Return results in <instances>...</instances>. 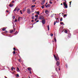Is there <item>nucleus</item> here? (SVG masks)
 Wrapping results in <instances>:
<instances>
[{
  "instance_id": "f257e3e1",
  "label": "nucleus",
  "mask_w": 78,
  "mask_h": 78,
  "mask_svg": "<svg viewBox=\"0 0 78 78\" xmlns=\"http://www.w3.org/2000/svg\"><path fill=\"white\" fill-rule=\"evenodd\" d=\"M54 57L55 58L56 61H57L58 60H59V57H58V56H57L56 57V55H54Z\"/></svg>"
},
{
  "instance_id": "f03ea898",
  "label": "nucleus",
  "mask_w": 78,
  "mask_h": 78,
  "mask_svg": "<svg viewBox=\"0 0 78 78\" xmlns=\"http://www.w3.org/2000/svg\"><path fill=\"white\" fill-rule=\"evenodd\" d=\"M63 3L65 7L66 8H68V6H67V4L65 2H63Z\"/></svg>"
},
{
  "instance_id": "7ed1b4c3",
  "label": "nucleus",
  "mask_w": 78,
  "mask_h": 78,
  "mask_svg": "<svg viewBox=\"0 0 78 78\" xmlns=\"http://www.w3.org/2000/svg\"><path fill=\"white\" fill-rule=\"evenodd\" d=\"M27 12L29 14H31V11H30V9H28L27 10Z\"/></svg>"
},
{
  "instance_id": "20e7f679",
  "label": "nucleus",
  "mask_w": 78,
  "mask_h": 78,
  "mask_svg": "<svg viewBox=\"0 0 78 78\" xmlns=\"http://www.w3.org/2000/svg\"><path fill=\"white\" fill-rule=\"evenodd\" d=\"M13 29H14L13 30H10V33H12V32H13V31H14V32H15V31H16V29H15V28H14V27H13Z\"/></svg>"
},
{
  "instance_id": "39448f33",
  "label": "nucleus",
  "mask_w": 78,
  "mask_h": 78,
  "mask_svg": "<svg viewBox=\"0 0 78 78\" xmlns=\"http://www.w3.org/2000/svg\"><path fill=\"white\" fill-rule=\"evenodd\" d=\"M45 18L43 16H40L39 17V19H41V20H44Z\"/></svg>"
},
{
  "instance_id": "423d86ee",
  "label": "nucleus",
  "mask_w": 78,
  "mask_h": 78,
  "mask_svg": "<svg viewBox=\"0 0 78 78\" xmlns=\"http://www.w3.org/2000/svg\"><path fill=\"white\" fill-rule=\"evenodd\" d=\"M58 60H58L57 61L56 64L57 66H59V64H60V63H59V60Z\"/></svg>"
},
{
  "instance_id": "0eeeda50",
  "label": "nucleus",
  "mask_w": 78,
  "mask_h": 78,
  "mask_svg": "<svg viewBox=\"0 0 78 78\" xmlns=\"http://www.w3.org/2000/svg\"><path fill=\"white\" fill-rule=\"evenodd\" d=\"M42 23L43 24V25H44V24L45 23V19H44L42 20Z\"/></svg>"
},
{
  "instance_id": "6e6552de",
  "label": "nucleus",
  "mask_w": 78,
  "mask_h": 78,
  "mask_svg": "<svg viewBox=\"0 0 78 78\" xmlns=\"http://www.w3.org/2000/svg\"><path fill=\"white\" fill-rule=\"evenodd\" d=\"M47 5L48 6V8H49V7H50V6H51V5L50 4H48Z\"/></svg>"
},
{
  "instance_id": "1a4fd4ad",
  "label": "nucleus",
  "mask_w": 78,
  "mask_h": 78,
  "mask_svg": "<svg viewBox=\"0 0 78 78\" xmlns=\"http://www.w3.org/2000/svg\"><path fill=\"white\" fill-rule=\"evenodd\" d=\"M9 6H10V7H12V6H13V5H11L10 4L9 5Z\"/></svg>"
},
{
  "instance_id": "9d476101",
  "label": "nucleus",
  "mask_w": 78,
  "mask_h": 78,
  "mask_svg": "<svg viewBox=\"0 0 78 78\" xmlns=\"http://www.w3.org/2000/svg\"><path fill=\"white\" fill-rule=\"evenodd\" d=\"M6 30V28L5 27H3V28L2 29V31H5Z\"/></svg>"
},
{
  "instance_id": "9b49d317",
  "label": "nucleus",
  "mask_w": 78,
  "mask_h": 78,
  "mask_svg": "<svg viewBox=\"0 0 78 78\" xmlns=\"http://www.w3.org/2000/svg\"><path fill=\"white\" fill-rule=\"evenodd\" d=\"M54 15H55V14H52L51 16V17H53L54 16Z\"/></svg>"
},
{
  "instance_id": "f8f14e48",
  "label": "nucleus",
  "mask_w": 78,
  "mask_h": 78,
  "mask_svg": "<svg viewBox=\"0 0 78 78\" xmlns=\"http://www.w3.org/2000/svg\"><path fill=\"white\" fill-rule=\"evenodd\" d=\"M60 22H62V18H61L60 19Z\"/></svg>"
},
{
  "instance_id": "ddd939ff",
  "label": "nucleus",
  "mask_w": 78,
  "mask_h": 78,
  "mask_svg": "<svg viewBox=\"0 0 78 78\" xmlns=\"http://www.w3.org/2000/svg\"><path fill=\"white\" fill-rule=\"evenodd\" d=\"M48 31L50 30V28L49 27V25L48 26Z\"/></svg>"
},
{
  "instance_id": "4468645a",
  "label": "nucleus",
  "mask_w": 78,
  "mask_h": 78,
  "mask_svg": "<svg viewBox=\"0 0 78 78\" xmlns=\"http://www.w3.org/2000/svg\"><path fill=\"white\" fill-rule=\"evenodd\" d=\"M44 6H45L44 5H43V6H41V8H42V9H44Z\"/></svg>"
},
{
  "instance_id": "2eb2a0df",
  "label": "nucleus",
  "mask_w": 78,
  "mask_h": 78,
  "mask_svg": "<svg viewBox=\"0 0 78 78\" xmlns=\"http://www.w3.org/2000/svg\"><path fill=\"white\" fill-rule=\"evenodd\" d=\"M26 11V9H23V12H24V11Z\"/></svg>"
},
{
  "instance_id": "dca6fc26",
  "label": "nucleus",
  "mask_w": 78,
  "mask_h": 78,
  "mask_svg": "<svg viewBox=\"0 0 78 78\" xmlns=\"http://www.w3.org/2000/svg\"><path fill=\"white\" fill-rule=\"evenodd\" d=\"M31 7H32V8H34V7H35V5H32L31 6Z\"/></svg>"
},
{
  "instance_id": "f3484780",
  "label": "nucleus",
  "mask_w": 78,
  "mask_h": 78,
  "mask_svg": "<svg viewBox=\"0 0 78 78\" xmlns=\"http://www.w3.org/2000/svg\"><path fill=\"white\" fill-rule=\"evenodd\" d=\"M20 8H18L17 9V12H18L19 11H20Z\"/></svg>"
},
{
  "instance_id": "a211bd4d",
  "label": "nucleus",
  "mask_w": 78,
  "mask_h": 78,
  "mask_svg": "<svg viewBox=\"0 0 78 78\" xmlns=\"http://www.w3.org/2000/svg\"><path fill=\"white\" fill-rule=\"evenodd\" d=\"M54 40L55 41V42H56V38L55 37L54 39Z\"/></svg>"
},
{
  "instance_id": "6ab92c4d",
  "label": "nucleus",
  "mask_w": 78,
  "mask_h": 78,
  "mask_svg": "<svg viewBox=\"0 0 78 78\" xmlns=\"http://www.w3.org/2000/svg\"><path fill=\"white\" fill-rule=\"evenodd\" d=\"M42 3H41V5H44V2H42Z\"/></svg>"
},
{
  "instance_id": "aec40b11",
  "label": "nucleus",
  "mask_w": 78,
  "mask_h": 78,
  "mask_svg": "<svg viewBox=\"0 0 78 78\" xmlns=\"http://www.w3.org/2000/svg\"><path fill=\"white\" fill-rule=\"evenodd\" d=\"M16 71H17V72H20V70H19V69H17Z\"/></svg>"
},
{
  "instance_id": "412c9836",
  "label": "nucleus",
  "mask_w": 78,
  "mask_h": 78,
  "mask_svg": "<svg viewBox=\"0 0 78 78\" xmlns=\"http://www.w3.org/2000/svg\"><path fill=\"white\" fill-rule=\"evenodd\" d=\"M65 33H67V30H65Z\"/></svg>"
},
{
  "instance_id": "4be33fe9",
  "label": "nucleus",
  "mask_w": 78,
  "mask_h": 78,
  "mask_svg": "<svg viewBox=\"0 0 78 78\" xmlns=\"http://www.w3.org/2000/svg\"><path fill=\"white\" fill-rule=\"evenodd\" d=\"M34 16H32V17H31V19H34Z\"/></svg>"
},
{
  "instance_id": "5701e85b",
  "label": "nucleus",
  "mask_w": 78,
  "mask_h": 78,
  "mask_svg": "<svg viewBox=\"0 0 78 78\" xmlns=\"http://www.w3.org/2000/svg\"><path fill=\"white\" fill-rule=\"evenodd\" d=\"M36 14H37L38 15H39V12H37L36 13Z\"/></svg>"
},
{
  "instance_id": "b1692460",
  "label": "nucleus",
  "mask_w": 78,
  "mask_h": 78,
  "mask_svg": "<svg viewBox=\"0 0 78 78\" xmlns=\"http://www.w3.org/2000/svg\"><path fill=\"white\" fill-rule=\"evenodd\" d=\"M67 17V15H66V14L64 15L63 17Z\"/></svg>"
},
{
  "instance_id": "393cba45",
  "label": "nucleus",
  "mask_w": 78,
  "mask_h": 78,
  "mask_svg": "<svg viewBox=\"0 0 78 78\" xmlns=\"http://www.w3.org/2000/svg\"><path fill=\"white\" fill-rule=\"evenodd\" d=\"M35 17H38V15H35Z\"/></svg>"
},
{
  "instance_id": "a878e982",
  "label": "nucleus",
  "mask_w": 78,
  "mask_h": 78,
  "mask_svg": "<svg viewBox=\"0 0 78 78\" xmlns=\"http://www.w3.org/2000/svg\"><path fill=\"white\" fill-rule=\"evenodd\" d=\"M50 36L51 37H53V34H51Z\"/></svg>"
},
{
  "instance_id": "bb28decb",
  "label": "nucleus",
  "mask_w": 78,
  "mask_h": 78,
  "mask_svg": "<svg viewBox=\"0 0 78 78\" xmlns=\"http://www.w3.org/2000/svg\"><path fill=\"white\" fill-rule=\"evenodd\" d=\"M18 61L19 62H21V61H20V59H18Z\"/></svg>"
},
{
  "instance_id": "cd10ccee",
  "label": "nucleus",
  "mask_w": 78,
  "mask_h": 78,
  "mask_svg": "<svg viewBox=\"0 0 78 78\" xmlns=\"http://www.w3.org/2000/svg\"><path fill=\"white\" fill-rule=\"evenodd\" d=\"M20 13L21 14H22V10H20Z\"/></svg>"
},
{
  "instance_id": "c85d7f7f",
  "label": "nucleus",
  "mask_w": 78,
  "mask_h": 78,
  "mask_svg": "<svg viewBox=\"0 0 78 78\" xmlns=\"http://www.w3.org/2000/svg\"><path fill=\"white\" fill-rule=\"evenodd\" d=\"M17 34V31H16L15 33L14 34Z\"/></svg>"
},
{
  "instance_id": "c756f323",
  "label": "nucleus",
  "mask_w": 78,
  "mask_h": 78,
  "mask_svg": "<svg viewBox=\"0 0 78 78\" xmlns=\"http://www.w3.org/2000/svg\"><path fill=\"white\" fill-rule=\"evenodd\" d=\"M13 52V54H15V53H16V51H14Z\"/></svg>"
},
{
  "instance_id": "7c9ffc66",
  "label": "nucleus",
  "mask_w": 78,
  "mask_h": 78,
  "mask_svg": "<svg viewBox=\"0 0 78 78\" xmlns=\"http://www.w3.org/2000/svg\"><path fill=\"white\" fill-rule=\"evenodd\" d=\"M16 76H17V77H19V74H17L16 75Z\"/></svg>"
},
{
  "instance_id": "2f4dec72",
  "label": "nucleus",
  "mask_w": 78,
  "mask_h": 78,
  "mask_svg": "<svg viewBox=\"0 0 78 78\" xmlns=\"http://www.w3.org/2000/svg\"><path fill=\"white\" fill-rule=\"evenodd\" d=\"M45 0H43L42 2L44 3H45Z\"/></svg>"
},
{
  "instance_id": "473e14b6",
  "label": "nucleus",
  "mask_w": 78,
  "mask_h": 78,
  "mask_svg": "<svg viewBox=\"0 0 78 78\" xmlns=\"http://www.w3.org/2000/svg\"><path fill=\"white\" fill-rule=\"evenodd\" d=\"M60 24H61V25H62V24H64V23L61 22V23H60Z\"/></svg>"
},
{
  "instance_id": "72a5a7b5",
  "label": "nucleus",
  "mask_w": 78,
  "mask_h": 78,
  "mask_svg": "<svg viewBox=\"0 0 78 78\" xmlns=\"http://www.w3.org/2000/svg\"><path fill=\"white\" fill-rule=\"evenodd\" d=\"M13 50H14V51H16V48H13Z\"/></svg>"
},
{
  "instance_id": "f704fd0d",
  "label": "nucleus",
  "mask_w": 78,
  "mask_h": 78,
  "mask_svg": "<svg viewBox=\"0 0 78 78\" xmlns=\"http://www.w3.org/2000/svg\"><path fill=\"white\" fill-rule=\"evenodd\" d=\"M15 22H17V20L16 19H15Z\"/></svg>"
},
{
  "instance_id": "c9c22d12",
  "label": "nucleus",
  "mask_w": 78,
  "mask_h": 78,
  "mask_svg": "<svg viewBox=\"0 0 78 78\" xmlns=\"http://www.w3.org/2000/svg\"><path fill=\"white\" fill-rule=\"evenodd\" d=\"M20 17H19L18 18V21H19V19H20Z\"/></svg>"
},
{
  "instance_id": "e433bc0d",
  "label": "nucleus",
  "mask_w": 78,
  "mask_h": 78,
  "mask_svg": "<svg viewBox=\"0 0 78 78\" xmlns=\"http://www.w3.org/2000/svg\"><path fill=\"white\" fill-rule=\"evenodd\" d=\"M16 9H17V8H15V9L13 10V11H16Z\"/></svg>"
},
{
  "instance_id": "4c0bfd02",
  "label": "nucleus",
  "mask_w": 78,
  "mask_h": 78,
  "mask_svg": "<svg viewBox=\"0 0 78 78\" xmlns=\"http://www.w3.org/2000/svg\"><path fill=\"white\" fill-rule=\"evenodd\" d=\"M49 3H50V4H52V2H51L50 1L49 2Z\"/></svg>"
},
{
  "instance_id": "58836bf2",
  "label": "nucleus",
  "mask_w": 78,
  "mask_h": 78,
  "mask_svg": "<svg viewBox=\"0 0 78 78\" xmlns=\"http://www.w3.org/2000/svg\"><path fill=\"white\" fill-rule=\"evenodd\" d=\"M28 69V70H29L30 71L31 70V69Z\"/></svg>"
},
{
  "instance_id": "ea45409f",
  "label": "nucleus",
  "mask_w": 78,
  "mask_h": 78,
  "mask_svg": "<svg viewBox=\"0 0 78 78\" xmlns=\"http://www.w3.org/2000/svg\"><path fill=\"white\" fill-rule=\"evenodd\" d=\"M13 19H15V17L14 16H13Z\"/></svg>"
},
{
  "instance_id": "a19ab883",
  "label": "nucleus",
  "mask_w": 78,
  "mask_h": 78,
  "mask_svg": "<svg viewBox=\"0 0 78 78\" xmlns=\"http://www.w3.org/2000/svg\"><path fill=\"white\" fill-rule=\"evenodd\" d=\"M12 3H14V1H12Z\"/></svg>"
},
{
  "instance_id": "79ce46f5",
  "label": "nucleus",
  "mask_w": 78,
  "mask_h": 78,
  "mask_svg": "<svg viewBox=\"0 0 78 78\" xmlns=\"http://www.w3.org/2000/svg\"><path fill=\"white\" fill-rule=\"evenodd\" d=\"M33 2H35V0H33Z\"/></svg>"
},
{
  "instance_id": "37998d69",
  "label": "nucleus",
  "mask_w": 78,
  "mask_h": 78,
  "mask_svg": "<svg viewBox=\"0 0 78 78\" xmlns=\"http://www.w3.org/2000/svg\"><path fill=\"white\" fill-rule=\"evenodd\" d=\"M37 18H36L35 20V21H36V20H37Z\"/></svg>"
},
{
  "instance_id": "c03bdc74",
  "label": "nucleus",
  "mask_w": 78,
  "mask_h": 78,
  "mask_svg": "<svg viewBox=\"0 0 78 78\" xmlns=\"http://www.w3.org/2000/svg\"><path fill=\"white\" fill-rule=\"evenodd\" d=\"M55 24H56V22H54V25H55Z\"/></svg>"
},
{
  "instance_id": "a18cd8bd",
  "label": "nucleus",
  "mask_w": 78,
  "mask_h": 78,
  "mask_svg": "<svg viewBox=\"0 0 78 78\" xmlns=\"http://www.w3.org/2000/svg\"><path fill=\"white\" fill-rule=\"evenodd\" d=\"M13 69H14V70H15V69H11V70H13Z\"/></svg>"
},
{
  "instance_id": "49530a36",
  "label": "nucleus",
  "mask_w": 78,
  "mask_h": 78,
  "mask_svg": "<svg viewBox=\"0 0 78 78\" xmlns=\"http://www.w3.org/2000/svg\"><path fill=\"white\" fill-rule=\"evenodd\" d=\"M66 67H67V64H66Z\"/></svg>"
},
{
  "instance_id": "de8ad7c7",
  "label": "nucleus",
  "mask_w": 78,
  "mask_h": 78,
  "mask_svg": "<svg viewBox=\"0 0 78 78\" xmlns=\"http://www.w3.org/2000/svg\"><path fill=\"white\" fill-rule=\"evenodd\" d=\"M39 20H38L36 21V22H39Z\"/></svg>"
},
{
  "instance_id": "09e8293b",
  "label": "nucleus",
  "mask_w": 78,
  "mask_h": 78,
  "mask_svg": "<svg viewBox=\"0 0 78 78\" xmlns=\"http://www.w3.org/2000/svg\"><path fill=\"white\" fill-rule=\"evenodd\" d=\"M5 32H6V33H8V31H6V30H5Z\"/></svg>"
},
{
  "instance_id": "8fccbe9b",
  "label": "nucleus",
  "mask_w": 78,
  "mask_h": 78,
  "mask_svg": "<svg viewBox=\"0 0 78 78\" xmlns=\"http://www.w3.org/2000/svg\"><path fill=\"white\" fill-rule=\"evenodd\" d=\"M71 3H72V1H71L70 2H69L70 4H71Z\"/></svg>"
},
{
  "instance_id": "3c124183",
  "label": "nucleus",
  "mask_w": 78,
  "mask_h": 78,
  "mask_svg": "<svg viewBox=\"0 0 78 78\" xmlns=\"http://www.w3.org/2000/svg\"><path fill=\"white\" fill-rule=\"evenodd\" d=\"M6 12H9V11H8V10H7Z\"/></svg>"
},
{
  "instance_id": "603ef678",
  "label": "nucleus",
  "mask_w": 78,
  "mask_h": 78,
  "mask_svg": "<svg viewBox=\"0 0 78 78\" xmlns=\"http://www.w3.org/2000/svg\"><path fill=\"white\" fill-rule=\"evenodd\" d=\"M48 7V6H47V5L46 6V8H47Z\"/></svg>"
},
{
  "instance_id": "864d4df0",
  "label": "nucleus",
  "mask_w": 78,
  "mask_h": 78,
  "mask_svg": "<svg viewBox=\"0 0 78 78\" xmlns=\"http://www.w3.org/2000/svg\"><path fill=\"white\" fill-rule=\"evenodd\" d=\"M45 13H46V12H47V11L45 10Z\"/></svg>"
},
{
  "instance_id": "5fc2aeb1",
  "label": "nucleus",
  "mask_w": 78,
  "mask_h": 78,
  "mask_svg": "<svg viewBox=\"0 0 78 78\" xmlns=\"http://www.w3.org/2000/svg\"><path fill=\"white\" fill-rule=\"evenodd\" d=\"M31 22H34V20H32Z\"/></svg>"
},
{
  "instance_id": "6e6d98bb",
  "label": "nucleus",
  "mask_w": 78,
  "mask_h": 78,
  "mask_svg": "<svg viewBox=\"0 0 78 78\" xmlns=\"http://www.w3.org/2000/svg\"><path fill=\"white\" fill-rule=\"evenodd\" d=\"M11 69H14V67H12V68H11Z\"/></svg>"
},
{
  "instance_id": "4d7b16f0",
  "label": "nucleus",
  "mask_w": 78,
  "mask_h": 78,
  "mask_svg": "<svg viewBox=\"0 0 78 78\" xmlns=\"http://www.w3.org/2000/svg\"><path fill=\"white\" fill-rule=\"evenodd\" d=\"M30 74H31V73H32L30 71Z\"/></svg>"
},
{
  "instance_id": "13d9d810",
  "label": "nucleus",
  "mask_w": 78,
  "mask_h": 78,
  "mask_svg": "<svg viewBox=\"0 0 78 78\" xmlns=\"http://www.w3.org/2000/svg\"><path fill=\"white\" fill-rule=\"evenodd\" d=\"M47 4H48V2H47L46 4V5H47Z\"/></svg>"
},
{
  "instance_id": "bf43d9fd",
  "label": "nucleus",
  "mask_w": 78,
  "mask_h": 78,
  "mask_svg": "<svg viewBox=\"0 0 78 78\" xmlns=\"http://www.w3.org/2000/svg\"><path fill=\"white\" fill-rule=\"evenodd\" d=\"M65 3H67V1H65Z\"/></svg>"
},
{
  "instance_id": "052dcab7",
  "label": "nucleus",
  "mask_w": 78,
  "mask_h": 78,
  "mask_svg": "<svg viewBox=\"0 0 78 78\" xmlns=\"http://www.w3.org/2000/svg\"><path fill=\"white\" fill-rule=\"evenodd\" d=\"M28 69H31V68H30V67H28Z\"/></svg>"
},
{
  "instance_id": "680f3d73",
  "label": "nucleus",
  "mask_w": 78,
  "mask_h": 78,
  "mask_svg": "<svg viewBox=\"0 0 78 78\" xmlns=\"http://www.w3.org/2000/svg\"><path fill=\"white\" fill-rule=\"evenodd\" d=\"M61 5H62V3H61Z\"/></svg>"
},
{
  "instance_id": "e2e57ef3",
  "label": "nucleus",
  "mask_w": 78,
  "mask_h": 78,
  "mask_svg": "<svg viewBox=\"0 0 78 78\" xmlns=\"http://www.w3.org/2000/svg\"><path fill=\"white\" fill-rule=\"evenodd\" d=\"M60 70V69H58V70Z\"/></svg>"
},
{
  "instance_id": "0e129e2a",
  "label": "nucleus",
  "mask_w": 78,
  "mask_h": 78,
  "mask_svg": "<svg viewBox=\"0 0 78 78\" xmlns=\"http://www.w3.org/2000/svg\"><path fill=\"white\" fill-rule=\"evenodd\" d=\"M18 8V7L17 6L16 7V8Z\"/></svg>"
},
{
  "instance_id": "69168bd1",
  "label": "nucleus",
  "mask_w": 78,
  "mask_h": 78,
  "mask_svg": "<svg viewBox=\"0 0 78 78\" xmlns=\"http://www.w3.org/2000/svg\"><path fill=\"white\" fill-rule=\"evenodd\" d=\"M32 15H34V13H33Z\"/></svg>"
},
{
  "instance_id": "338daca9",
  "label": "nucleus",
  "mask_w": 78,
  "mask_h": 78,
  "mask_svg": "<svg viewBox=\"0 0 78 78\" xmlns=\"http://www.w3.org/2000/svg\"><path fill=\"white\" fill-rule=\"evenodd\" d=\"M55 22H56V23H57V21H55Z\"/></svg>"
},
{
  "instance_id": "774afa93",
  "label": "nucleus",
  "mask_w": 78,
  "mask_h": 78,
  "mask_svg": "<svg viewBox=\"0 0 78 78\" xmlns=\"http://www.w3.org/2000/svg\"><path fill=\"white\" fill-rule=\"evenodd\" d=\"M29 78H30V76H29Z\"/></svg>"
}]
</instances>
